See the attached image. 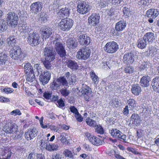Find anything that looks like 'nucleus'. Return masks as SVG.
Returning <instances> with one entry per match:
<instances>
[{
	"label": "nucleus",
	"instance_id": "13d9d810",
	"mask_svg": "<svg viewBox=\"0 0 159 159\" xmlns=\"http://www.w3.org/2000/svg\"><path fill=\"white\" fill-rule=\"evenodd\" d=\"M10 114L11 115H14L15 116L16 115H21V113L19 109H16L12 111Z\"/></svg>",
	"mask_w": 159,
	"mask_h": 159
},
{
	"label": "nucleus",
	"instance_id": "4468645a",
	"mask_svg": "<svg viewBox=\"0 0 159 159\" xmlns=\"http://www.w3.org/2000/svg\"><path fill=\"white\" fill-rule=\"evenodd\" d=\"M51 73L49 71H44L39 76V80L43 85L47 84L51 79Z\"/></svg>",
	"mask_w": 159,
	"mask_h": 159
},
{
	"label": "nucleus",
	"instance_id": "5fc2aeb1",
	"mask_svg": "<svg viewBox=\"0 0 159 159\" xmlns=\"http://www.w3.org/2000/svg\"><path fill=\"white\" fill-rule=\"evenodd\" d=\"M61 93L64 97L68 96L70 94L69 91L66 89H62L60 90Z\"/></svg>",
	"mask_w": 159,
	"mask_h": 159
},
{
	"label": "nucleus",
	"instance_id": "a19ab883",
	"mask_svg": "<svg viewBox=\"0 0 159 159\" xmlns=\"http://www.w3.org/2000/svg\"><path fill=\"white\" fill-rule=\"evenodd\" d=\"M57 79L59 81L61 86L62 85L64 87L68 86V82L64 76L59 77Z\"/></svg>",
	"mask_w": 159,
	"mask_h": 159
},
{
	"label": "nucleus",
	"instance_id": "9d476101",
	"mask_svg": "<svg viewBox=\"0 0 159 159\" xmlns=\"http://www.w3.org/2000/svg\"><path fill=\"white\" fill-rule=\"evenodd\" d=\"M43 53L45 61H52L55 59V53L51 47H46Z\"/></svg>",
	"mask_w": 159,
	"mask_h": 159
},
{
	"label": "nucleus",
	"instance_id": "dca6fc26",
	"mask_svg": "<svg viewBox=\"0 0 159 159\" xmlns=\"http://www.w3.org/2000/svg\"><path fill=\"white\" fill-rule=\"evenodd\" d=\"M100 18L99 14L93 13L88 18V23L91 25L95 26L98 24Z\"/></svg>",
	"mask_w": 159,
	"mask_h": 159
},
{
	"label": "nucleus",
	"instance_id": "bf43d9fd",
	"mask_svg": "<svg viewBox=\"0 0 159 159\" xmlns=\"http://www.w3.org/2000/svg\"><path fill=\"white\" fill-rule=\"evenodd\" d=\"M150 0H141L139 2V5H143L144 6H147L148 5Z\"/></svg>",
	"mask_w": 159,
	"mask_h": 159
},
{
	"label": "nucleus",
	"instance_id": "a18cd8bd",
	"mask_svg": "<svg viewBox=\"0 0 159 159\" xmlns=\"http://www.w3.org/2000/svg\"><path fill=\"white\" fill-rule=\"evenodd\" d=\"M11 152L8 150H5L2 152V157L0 159H8L11 157Z\"/></svg>",
	"mask_w": 159,
	"mask_h": 159
},
{
	"label": "nucleus",
	"instance_id": "a211bd4d",
	"mask_svg": "<svg viewBox=\"0 0 159 159\" xmlns=\"http://www.w3.org/2000/svg\"><path fill=\"white\" fill-rule=\"evenodd\" d=\"M43 37L45 39L48 38L53 33L52 28L48 27H45L40 30Z\"/></svg>",
	"mask_w": 159,
	"mask_h": 159
},
{
	"label": "nucleus",
	"instance_id": "3c124183",
	"mask_svg": "<svg viewBox=\"0 0 159 159\" xmlns=\"http://www.w3.org/2000/svg\"><path fill=\"white\" fill-rule=\"evenodd\" d=\"M64 154L66 157L73 159V156L72 152L68 149H66L63 152Z\"/></svg>",
	"mask_w": 159,
	"mask_h": 159
},
{
	"label": "nucleus",
	"instance_id": "423d86ee",
	"mask_svg": "<svg viewBox=\"0 0 159 159\" xmlns=\"http://www.w3.org/2000/svg\"><path fill=\"white\" fill-rule=\"evenodd\" d=\"M27 41L32 46L38 45L41 41L39 34L35 31L31 32L28 34Z\"/></svg>",
	"mask_w": 159,
	"mask_h": 159
},
{
	"label": "nucleus",
	"instance_id": "5701e85b",
	"mask_svg": "<svg viewBox=\"0 0 159 159\" xmlns=\"http://www.w3.org/2000/svg\"><path fill=\"white\" fill-rule=\"evenodd\" d=\"M157 49L155 47H149L148 50L144 52V55L147 56L154 57L157 53Z\"/></svg>",
	"mask_w": 159,
	"mask_h": 159
},
{
	"label": "nucleus",
	"instance_id": "412c9836",
	"mask_svg": "<svg viewBox=\"0 0 159 159\" xmlns=\"http://www.w3.org/2000/svg\"><path fill=\"white\" fill-rule=\"evenodd\" d=\"M144 39L147 41V42L149 43L154 42L156 41V37L154 34L151 32H148L143 36Z\"/></svg>",
	"mask_w": 159,
	"mask_h": 159
},
{
	"label": "nucleus",
	"instance_id": "c9c22d12",
	"mask_svg": "<svg viewBox=\"0 0 159 159\" xmlns=\"http://www.w3.org/2000/svg\"><path fill=\"white\" fill-rule=\"evenodd\" d=\"M128 107L131 110L134 109L137 106L135 101L133 98H130L127 101Z\"/></svg>",
	"mask_w": 159,
	"mask_h": 159
},
{
	"label": "nucleus",
	"instance_id": "de8ad7c7",
	"mask_svg": "<svg viewBox=\"0 0 159 159\" xmlns=\"http://www.w3.org/2000/svg\"><path fill=\"white\" fill-rule=\"evenodd\" d=\"M90 75L92 80L94 82L95 84H97L98 82V76L96 75L94 72L91 71L90 72Z\"/></svg>",
	"mask_w": 159,
	"mask_h": 159
},
{
	"label": "nucleus",
	"instance_id": "c85d7f7f",
	"mask_svg": "<svg viewBox=\"0 0 159 159\" xmlns=\"http://www.w3.org/2000/svg\"><path fill=\"white\" fill-rule=\"evenodd\" d=\"M67 47L70 49L74 48L77 46V42L73 38H69L66 41Z\"/></svg>",
	"mask_w": 159,
	"mask_h": 159
},
{
	"label": "nucleus",
	"instance_id": "680f3d73",
	"mask_svg": "<svg viewBox=\"0 0 159 159\" xmlns=\"http://www.w3.org/2000/svg\"><path fill=\"white\" fill-rule=\"evenodd\" d=\"M75 116L78 121L81 122L82 121L83 118L79 112L75 115Z\"/></svg>",
	"mask_w": 159,
	"mask_h": 159
},
{
	"label": "nucleus",
	"instance_id": "37998d69",
	"mask_svg": "<svg viewBox=\"0 0 159 159\" xmlns=\"http://www.w3.org/2000/svg\"><path fill=\"white\" fill-rule=\"evenodd\" d=\"M22 135V133L17 130L16 132L13 133L12 137L15 139H21Z\"/></svg>",
	"mask_w": 159,
	"mask_h": 159
},
{
	"label": "nucleus",
	"instance_id": "774afa93",
	"mask_svg": "<svg viewBox=\"0 0 159 159\" xmlns=\"http://www.w3.org/2000/svg\"><path fill=\"white\" fill-rule=\"evenodd\" d=\"M51 159H61V157L59 154L56 153L53 155Z\"/></svg>",
	"mask_w": 159,
	"mask_h": 159
},
{
	"label": "nucleus",
	"instance_id": "e2e57ef3",
	"mask_svg": "<svg viewBox=\"0 0 159 159\" xmlns=\"http://www.w3.org/2000/svg\"><path fill=\"white\" fill-rule=\"evenodd\" d=\"M52 95V93H51L46 92L44 93L43 96L45 98L49 99L51 98Z\"/></svg>",
	"mask_w": 159,
	"mask_h": 159
},
{
	"label": "nucleus",
	"instance_id": "72a5a7b5",
	"mask_svg": "<svg viewBox=\"0 0 159 159\" xmlns=\"http://www.w3.org/2000/svg\"><path fill=\"white\" fill-rule=\"evenodd\" d=\"M16 40L14 36H10L7 39V43L9 46L14 47Z\"/></svg>",
	"mask_w": 159,
	"mask_h": 159
},
{
	"label": "nucleus",
	"instance_id": "b1692460",
	"mask_svg": "<svg viewBox=\"0 0 159 159\" xmlns=\"http://www.w3.org/2000/svg\"><path fill=\"white\" fill-rule=\"evenodd\" d=\"M151 81L150 77L148 75L143 76L140 82V85L143 87H147L149 85V82Z\"/></svg>",
	"mask_w": 159,
	"mask_h": 159
},
{
	"label": "nucleus",
	"instance_id": "f3484780",
	"mask_svg": "<svg viewBox=\"0 0 159 159\" xmlns=\"http://www.w3.org/2000/svg\"><path fill=\"white\" fill-rule=\"evenodd\" d=\"M37 132L35 128L30 129H28L25 134L26 139L28 140L33 139L37 136Z\"/></svg>",
	"mask_w": 159,
	"mask_h": 159
},
{
	"label": "nucleus",
	"instance_id": "6ab92c4d",
	"mask_svg": "<svg viewBox=\"0 0 159 159\" xmlns=\"http://www.w3.org/2000/svg\"><path fill=\"white\" fill-rule=\"evenodd\" d=\"M123 59L125 63L132 64L134 61V55L131 52L126 53L124 56Z\"/></svg>",
	"mask_w": 159,
	"mask_h": 159
},
{
	"label": "nucleus",
	"instance_id": "c756f323",
	"mask_svg": "<svg viewBox=\"0 0 159 159\" xmlns=\"http://www.w3.org/2000/svg\"><path fill=\"white\" fill-rule=\"evenodd\" d=\"M7 55L4 52L0 53V65L4 67L8 63Z\"/></svg>",
	"mask_w": 159,
	"mask_h": 159
},
{
	"label": "nucleus",
	"instance_id": "79ce46f5",
	"mask_svg": "<svg viewBox=\"0 0 159 159\" xmlns=\"http://www.w3.org/2000/svg\"><path fill=\"white\" fill-rule=\"evenodd\" d=\"M25 71L26 73L34 72V71L33 69V67L31 66L30 63H26L25 64L24 67Z\"/></svg>",
	"mask_w": 159,
	"mask_h": 159
},
{
	"label": "nucleus",
	"instance_id": "49530a36",
	"mask_svg": "<svg viewBox=\"0 0 159 159\" xmlns=\"http://www.w3.org/2000/svg\"><path fill=\"white\" fill-rule=\"evenodd\" d=\"M35 80L34 72H31L27 76L26 80L29 82H32Z\"/></svg>",
	"mask_w": 159,
	"mask_h": 159
},
{
	"label": "nucleus",
	"instance_id": "0eeeda50",
	"mask_svg": "<svg viewBox=\"0 0 159 159\" xmlns=\"http://www.w3.org/2000/svg\"><path fill=\"white\" fill-rule=\"evenodd\" d=\"M91 52L90 49L87 48H82L77 52L76 57L78 59H87L89 57Z\"/></svg>",
	"mask_w": 159,
	"mask_h": 159
},
{
	"label": "nucleus",
	"instance_id": "20e7f679",
	"mask_svg": "<svg viewBox=\"0 0 159 159\" xmlns=\"http://www.w3.org/2000/svg\"><path fill=\"white\" fill-rule=\"evenodd\" d=\"M79 95L83 96L84 99L89 102L92 97V92L91 89L86 84H83L79 91Z\"/></svg>",
	"mask_w": 159,
	"mask_h": 159
},
{
	"label": "nucleus",
	"instance_id": "7ed1b4c3",
	"mask_svg": "<svg viewBox=\"0 0 159 159\" xmlns=\"http://www.w3.org/2000/svg\"><path fill=\"white\" fill-rule=\"evenodd\" d=\"M73 23V21L71 19H62L58 23V27L63 31H68L72 28Z\"/></svg>",
	"mask_w": 159,
	"mask_h": 159
},
{
	"label": "nucleus",
	"instance_id": "4be33fe9",
	"mask_svg": "<svg viewBox=\"0 0 159 159\" xmlns=\"http://www.w3.org/2000/svg\"><path fill=\"white\" fill-rule=\"evenodd\" d=\"M65 75L70 85L74 84L76 82V76L73 74H70L69 72H67L65 73Z\"/></svg>",
	"mask_w": 159,
	"mask_h": 159
},
{
	"label": "nucleus",
	"instance_id": "f257e3e1",
	"mask_svg": "<svg viewBox=\"0 0 159 159\" xmlns=\"http://www.w3.org/2000/svg\"><path fill=\"white\" fill-rule=\"evenodd\" d=\"M21 15L20 11L18 10L14 12H9L7 15V21L9 25L15 27L17 25L18 16Z\"/></svg>",
	"mask_w": 159,
	"mask_h": 159
},
{
	"label": "nucleus",
	"instance_id": "1a4fd4ad",
	"mask_svg": "<svg viewBox=\"0 0 159 159\" xmlns=\"http://www.w3.org/2000/svg\"><path fill=\"white\" fill-rule=\"evenodd\" d=\"M91 6L86 4L84 2L80 1L77 3V11L81 14H84L89 12Z\"/></svg>",
	"mask_w": 159,
	"mask_h": 159
},
{
	"label": "nucleus",
	"instance_id": "8fccbe9b",
	"mask_svg": "<svg viewBox=\"0 0 159 159\" xmlns=\"http://www.w3.org/2000/svg\"><path fill=\"white\" fill-rule=\"evenodd\" d=\"M86 122L88 125L90 126L94 127L97 125L96 121L89 117H88L86 119Z\"/></svg>",
	"mask_w": 159,
	"mask_h": 159
},
{
	"label": "nucleus",
	"instance_id": "a878e982",
	"mask_svg": "<svg viewBox=\"0 0 159 159\" xmlns=\"http://www.w3.org/2000/svg\"><path fill=\"white\" fill-rule=\"evenodd\" d=\"M159 11L157 9H150L146 12L147 16L149 18H155L159 15Z\"/></svg>",
	"mask_w": 159,
	"mask_h": 159
},
{
	"label": "nucleus",
	"instance_id": "f8f14e48",
	"mask_svg": "<svg viewBox=\"0 0 159 159\" xmlns=\"http://www.w3.org/2000/svg\"><path fill=\"white\" fill-rule=\"evenodd\" d=\"M43 7V4L41 2H34L30 6V11L33 13L37 14L40 12Z\"/></svg>",
	"mask_w": 159,
	"mask_h": 159
},
{
	"label": "nucleus",
	"instance_id": "7c9ffc66",
	"mask_svg": "<svg viewBox=\"0 0 159 159\" xmlns=\"http://www.w3.org/2000/svg\"><path fill=\"white\" fill-rule=\"evenodd\" d=\"M67 66L72 70H75L78 69L79 66L76 62L74 61L69 60L66 62Z\"/></svg>",
	"mask_w": 159,
	"mask_h": 159
},
{
	"label": "nucleus",
	"instance_id": "2f4dec72",
	"mask_svg": "<svg viewBox=\"0 0 159 159\" xmlns=\"http://www.w3.org/2000/svg\"><path fill=\"white\" fill-rule=\"evenodd\" d=\"M141 91V88L139 84H134L132 85L131 91L134 94L138 95Z\"/></svg>",
	"mask_w": 159,
	"mask_h": 159
},
{
	"label": "nucleus",
	"instance_id": "58836bf2",
	"mask_svg": "<svg viewBox=\"0 0 159 159\" xmlns=\"http://www.w3.org/2000/svg\"><path fill=\"white\" fill-rule=\"evenodd\" d=\"M7 29L6 22L2 19H0V32L5 31Z\"/></svg>",
	"mask_w": 159,
	"mask_h": 159
},
{
	"label": "nucleus",
	"instance_id": "4c0bfd02",
	"mask_svg": "<svg viewBox=\"0 0 159 159\" xmlns=\"http://www.w3.org/2000/svg\"><path fill=\"white\" fill-rule=\"evenodd\" d=\"M20 27L21 28V30H22L23 32L28 33L30 32V29L29 28V26L25 22H23L20 24Z\"/></svg>",
	"mask_w": 159,
	"mask_h": 159
},
{
	"label": "nucleus",
	"instance_id": "473e14b6",
	"mask_svg": "<svg viewBox=\"0 0 159 159\" xmlns=\"http://www.w3.org/2000/svg\"><path fill=\"white\" fill-rule=\"evenodd\" d=\"M147 41L143 37V38L139 39L137 42V45L138 48L141 49L145 48L147 45Z\"/></svg>",
	"mask_w": 159,
	"mask_h": 159
},
{
	"label": "nucleus",
	"instance_id": "2eb2a0df",
	"mask_svg": "<svg viewBox=\"0 0 159 159\" xmlns=\"http://www.w3.org/2000/svg\"><path fill=\"white\" fill-rule=\"evenodd\" d=\"M78 36V41L80 44L87 45L90 43V38L86 34L81 33Z\"/></svg>",
	"mask_w": 159,
	"mask_h": 159
},
{
	"label": "nucleus",
	"instance_id": "393cba45",
	"mask_svg": "<svg viewBox=\"0 0 159 159\" xmlns=\"http://www.w3.org/2000/svg\"><path fill=\"white\" fill-rule=\"evenodd\" d=\"M126 25V22L123 20L116 24L115 30L117 31H121L125 29Z\"/></svg>",
	"mask_w": 159,
	"mask_h": 159
},
{
	"label": "nucleus",
	"instance_id": "0e129e2a",
	"mask_svg": "<svg viewBox=\"0 0 159 159\" xmlns=\"http://www.w3.org/2000/svg\"><path fill=\"white\" fill-rule=\"evenodd\" d=\"M123 11L124 14L126 16H128L130 15L129 10L128 8L126 7H124L123 9Z\"/></svg>",
	"mask_w": 159,
	"mask_h": 159
},
{
	"label": "nucleus",
	"instance_id": "864d4df0",
	"mask_svg": "<svg viewBox=\"0 0 159 159\" xmlns=\"http://www.w3.org/2000/svg\"><path fill=\"white\" fill-rule=\"evenodd\" d=\"M0 90L1 91L4 92L7 94L11 93L13 92V90L9 88H4L3 87H1Z\"/></svg>",
	"mask_w": 159,
	"mask_h": 159
},
{
	"label": "nucleus",
	"instance_id": "6e6d98bb",
	"mask_svg": "<svg viewBox=\"0 0 159 159\" xmlns=\"http://www.w3.org/2000/svg\"><path fill=\"white\" fill-rule=\"evenodd\" d=\"M134 68L131 66H128L125 69V72L129 74L133 73L134 72Z\"/></svg>",
	"mask_w": 159,
	"mask_h": 159
},
{
	"label": "nucleus",
	"instance_id": "cd10ccee",
	"mask_svg": "<svg viewBox=\"0 0 159 159\" xmlns=\"http://www.w3.org/2000/svg\"><path fill=\"white\" fill-rule=\"evenodd\" d=\"M71 8V6L68 5L65 7L60 9V13L62 14L63 17H68L69 16Z\"/></svg>",
	"mask_w": 159,
	"mask_h": 159
},
{
	"label": "nucleus",
	"instance_id": "338daca9",
	"mask_svg": "<svg viewBox=\"0 0 159 159\" xmlns=\"http://www.w3.org/2000/svg\"><path fill=\"white\" fill-rule=\"evenodd\" d=\"M40 20L43 22L47 20V15L45 14H42L40 15Z\"/></svg>",
	"mask_w": 159,
	"mask_h": 159
},
{
	"label": "nucleus",
	"instance_id": "aec40b11",
	"mask_svg": "<svg viewBox=\"0 0 159 159\" xmlns=\"http://www.w3.org/2000/svg\"><path fill=\"white\" fill-rule=\"evenodd\" d=\"M130 120L132 124L136 126H139L141 122L140 116L138 114L135 113L132 115Z\"/></svg>",
	"mask_w": 159,
	"mask_h": 159
},
{
	"label": "nucleus",
	"instance_id": "9b49d317",
	"mask_svg": "<svg viewBox=\"0 0 159 159\" xmlns=\"http://www.w3.org/2000/svg\"><path fill=\"white\" fill-rule=\"evenodd\" d=\"M107 52L112 53L115 52L119 49L118 45L114 41L107 43L104 48Z\"/></svg>",
	"mask_w": 159,
	"mask_h": 159
},
{
	"label": "nucleus",
	"instance_id": "ddd939ff",
	"mask_svg": "<svg viewBox=\"0 0 159 159\" xmlns=\"http://www.w3.org/2000/svg\"><path fill=\"white\" fill-rule=\"evenodd\" d=\"M17 129V126L11 123H8L4 126L2 130L7 134H11L16 132Z\"/></svg>",
	"mask_w": 159,
	"mask_h": 159
},
{
	"label": "nucleus",
	"instance_id": "f704fd0d",
	"mask_svg": "<svg viewBox=\"0 0 159 159\" xmlns=\"http://www.w3.org/2000/svg\"><path fill=\"white\" fill-rule=\"evenodd\" d=\"M93 145L96 146H99L102 144L103 141L99 138L93 136L89 141Z\"/></svg>",
	"mask_w": 159,
	"mask_h": 159
},
{
	"label": "nucleus",
	"instance_id": "052dcab7",
	"mask_svg": "<svg viewBox=\"0 0 159 159\" xmlns=\"http://www.w3.org/2000/svg\"><path fill=\"white\" fill-rule=\"evenodd\" d=\"M70 111L75 115L79 112L77 109L74 106H70Z\"/></svg>",
	"mask_w": 159,
	"mask_h": 159
},
{
	"label": "nucleus",
	"instance_id": "c03bdc74",
	"mask_svg": "<svg viewBox=\"0 0 159 159\" xmlns=\"http://www.w3.org/2000/svg\"><path fill=\"white\" fill-rule=\"evenodd\" d=\"M52 61H43V63L44 67L48 70H51L53 68V66L52 65L51 62Z\"/></svg>",
	"mask_w": 159,
	"mask_h": 159
},
{
	"label": "nucleus",
	"instance_id": "09e8293b",
	"mask_svg": "<svg viewBox=\"0 0 159 159\" xmlns=\"http://www.w3.org/2000/svg\"><path fill=\"white\" fill-rule=\"evenodd\" d=\"M68 138V135L64 133H62L60 134V136L58 137L59 139L61 141L62 143L66 142Z\"/></svg>",
	"mask_w": 159,
	"mask_h": 159
},
{
	"label": "nucleus",
	"instance_id": "bb28decb",
	"mask_svg": "<svg viewBox=\"0 0 159 159\" xmlns=\"http://www.w3.org/2000/svg\"><path fill=\"white\" fill-rule=\"evenodd\" d=\"M152 85L153 90L159 93V76H157L152 80Z\"/></svg>",
	"mask_w": 159,
	"mask_h": 159
},
{
	"label": "nucleus",
	"instance_id": "ea45409f",
	"mask_svg": "<svg viewBox=\"0 0 159 159\" xmlns=\"http://www.w3.org/2000/svg\"><path fill=\"white\" fill-rule=\"evenodd\" d=\"M149 62L148 61H143L142 62L140 65L139 67V70L141 71L142 70H146L149 67Z\"/></svg>",
	"mask_w": 159,
	"mask_h": 159
},
{
	"label": "nucleus",
	"instance_id": "39448f33",
	"mask_svg": "<svg viewBox=\"0 0 159 159\" xmlns=\"http://www.w3.org/2000/svg\"><path fill=\"white\" fill-rule=\"evenodd\" d=\"M55 44V48L58 54L61 57H63L66 55V52L61 43V39L59 38V35L56 36L55 40L53 41Z\"/></svg>",
	"mask_w": 159,
	"mask_h": 159
},
{
	"label": "nucleus",
	"instance_id": "603ef678",
	"mask_svg": "<svg viewBox=\"0 0 159 159\" xmlns=\"http://www.w3.org/2000/svg\"><path fill=\"white\" fill-rule=\"evenodd\" d=\"M95 127V131L98 134H103L104 133L103 129L102 126L99 125H96Z\"/></svg>",
	"mask_w": 159,
	"mask_h": 159
},
{
	"label": "nucleus",
	"instance_id": "4d7b16f0",
	"mask_svg": "<svg viewBox=\"0 0 159 159\" xmlns=\"http://www.w3.org/2000/svg\"><path fill=\"white\" fill-rule=\"evenodd\" d=\"M38 154V153L31 152L29 154L27 159H36Z\"/></svg>",
	"mask_w": 159,
	"mask_h": 159
},
{
	"label": "nucleus",
	"instance_id": "6e6552de",
	"mask_svg": "<svg viewBox=\"0 0 159 159\" xmlns=\"http://www.w3.org/2000/svg\"><path fill=\"white\" fill-rule=\"evenodd\" d=\"M111 135L114 137L121 139L126 143H129L130 140L129 139H126V136L121 132L116 129H113L110 131Z\"/></svg>",
	"mask_w": 159,
	"mask_h": 159
},
{
	"label": "nucleus",
	"instance_id": "69168bd1",
	"mask_svg": "<svg viewBox=\"0 0 159 159\" xmlns=\"http://www.w3.org/2000/svg\"><path fill=\"white\" fill-rule=\"evenodd\" d=\"M57 103L58 104L59 107H63L65 105L64 102L61 99H60L58 100L57 101Z\"/></svg>",
	"mask_w": 159,
	"mask_h": 159
},
{
	"label": "nucleus",
	"instance_id": "f03ea898",
	"mask_svg": "<svg viewBox=\"0 0 159 159\" xmlns=\"http://www.w3.org/2000/svg\"><path fill=\"white\" fill-rule=\"evenodd\" d=\"M10 56L15 60H19L20 61L23 60L26 56L25 54L23 52L20 48L18 46L13 47L10 51Z\"/></svg>",
	"mask_w": 159,
	"mask_h": 159
},
{
	"label": "nucleus",
	"instance_id": "e433bc0d",
	"mask_svg": "<svg viewBox=\"0 0 159 159\" xmlns=\"http://www.w3.org/2000/svg\"><path fill=\"white\" fill-rule=\"evenodd\" d=\"M61 86V85L57 79L56 80H54L51 84L50 87L52 90H56L60 89Z\"/></svg>",
	"mask_w": 159,
	"mask_h": 159
}]
</instances>
